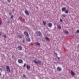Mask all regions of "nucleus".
<instances>
[{
  "label": "nucleus",
  "instance_id": "9",
  "mask_svg": "<svg viewBox=\"0 0 79 79\" xmlns=\"http://www.w3.org/2000/svg\"><path fill=\"white\" fill-rule=\"evenodd\" d=\"M57 70L58 71H61V68L58 67L57 68Z\"/></svg>",
  "mask_w": 79,
  "mask_h": 79
},
{
  "label": "nucleus",
  "instance_id": "20",
  "mask_svg": "<svg viewBox=\"0 0 79 79\" xmlns=\"http://www.w3.org/2000/svg\"><path fill=\"white\" fill-rule=\"evenodd\" d=\"M14 16H13V15H12L11 17H10V18H11L12 19H13Z\"/></svg>",
  "mask_w": 79,
  "mask_h": 79
},
{
  "label": "nucleus",
  "instance_id": "11",
  "mask_svg": "<svg viewBox=\"0 0 79 79\" xmlns=\"http://www.w3.org/2000/svg\"><path fill=\"white\" fill-rule=\"evenodd\" d=\"M57 27L58 29H61V26H60V25H57Z\"/></svg>",
  "mask_w": 79,
  "mask_h": 79
},
{
  "label": "nucleus",
  "instance_id": "26",
  "mask_svg": "<svg viewBox=\"0 0 79 79\" xmlns=\"http://www.w3.org/2000/svg\"><path fill=\"white\" fill-rule=\"evenodd\" d=\"M20 19V20L22 19V17H20L19 18V19Z\"/></svg>",
  "mask_w": 79,
  "mask_h": 79
},
{
  "label": "nucleus",
  "instance_id": "8",
  "mask_svg": "<svg viewBox=\"0 0 79 79\" xmlns=\"http://www.w3.org/2000/svg\"><path fill=\"white\" fill-rule=\"evenodd\" d=\"M18 62L19 63H23V61L21 59H19L18 60Z\"/></svg>",
  "mask_w": 79,
  "mask_h": 79
},
{
  "label": "nucleus",
  "instance_id": "6",
  "mask_svg": "<svg viewBox=\"0 0 79 79\" xmlns=\"http://www.w3.org/2000/svg\"><path fill=\"white\" fill-rule=\"evenodd\" d=\"M48 27H52V24L51 23H48Z\"/></svg>",
  "mask_w": 79,
  "mask_h": 79
},
{
  "label": "nucleus",
  "instance_id": "23",
  "mask_svg": "<svg viewBox=\"0 0 79 79\" xmlns=\"http://www.w3.org/2000/svg\"><path fill=\"white\" fill-rule=\"evenodd\" d=\"M9 15L10 16H11V15H12V13L11 12H10L9 13Z\"/></svg>",
  "mask_w": 79,
  "mask_h": 79
},
{
  "label": "nucleus",
  "instance_id": "38",
  "mask_svg": "<svg viewBox=\"0 0 79 79\" xmlns=\"http://www.w3.org/2000/svg\"><path fill=\"white\" fill-rule=\"evenodd\" d=\"M56 55H57V54H56Z\"/></svg>",
  "mask_w": 79,
  "mask_h": 79
},
{
  "label": "nucleus",
  "instance_id": "4",
  "mask_svg": "<svg viewBox=\"0 0 79 79\" xmlns=\"http://www.w3.org/2000/svg\"><path fill=\"white\" fill-rule=\"evenodd\" d=\"M18 48L19 50L21 51L23 50V47L21 45H19L18 47Z\"/></svg>",
  "mask_w": 79,
  "mask_h": 79
},
{
  "label": "nucleus",
  "instance_id": "32",
  "mask_svg": "<svg viewBox=\"0 0 79 79\" xmlns=\"http://www.w3.org/2000/svg\"><path fill=\"white\" fill-rule=\"evenodd\" d=\"M2 34V32H0V36Z\"/></svg>",
  "mask_w": 79,
  "mask_h": 79
},
{
  "label": "nucleus",
  "instance_id": "21",
  "mask_svg": "<svg viewBox=\"0 0 79 79\" xmlns=\"http://www.w3.org/2000/svg\"><path fill=\"white\" fill-rule=\"evenodd\" d=\"M18 37L19 39H21V38H22V37H21V35H19Z\"/></svg>",
  "mask_w": 79,
  "mask_h": 79
},
{
  "label": "nucleus",
  "instance_id": "27",
  "mask_svg": "<svg viewBox=\"0 0 79 79\" xmlns=\"http://www.w3.org/2000/svg\"><path fill=\"white\" fill-rule=\"evenodd\" d=\"M23 77H26V75H24L23 74Z\"/></svg>",
  "mask_w": 79,
  "mask_h": 79
},
{
  "label": "nucleus",
  "instance_id": "22",
  "mask_svg": "<svg viewBox=\"0 0 79 79\" xmlns=\"http://www.w3.org/2000/svg\"><path fill=\"white\" fill-rule=\"evenodd\" d=\"M0 71H3V69H2V68H0Z\"/></svg>",
  "mask_w": 79,
  "mask_h": 79
},
{
  "label": "nucleus",
  "instance_id": "16",
  "mask_svg": "<svg viewBox=\"0 0 79 79\" xmlns=\"http://www.w3.org/2000/svg\"><path fill=\"white\" fill-rule=\"evenodd\" d=\"M71 74L74 76L75 74V73H74L72 71H71Z\"/></svg>",
  "mask_w": 79,
  "mask_h": 79
},
{
  "label": "nucleus",
  "instance_id": "3",
  "mask_svg": "<svg viewBox=\"0 0 79 79\" xmlns=\"http://www.w3.org/2000/svg\"><path fill=\"white\" fill-rule=\"evenodd\" d=\"M6 68L7 72L10 73V66L7 65L6 66Z\"/></svg>",
  "mask_w": 79,
  "mask_h": 79
},
{
  "label": "nucleus",
  "instance_id": "36",
  "mask_svg": "<svg viewBox=\"0 0 79 79\" xmlns=\"http://www.w3.org/2000/svg\"><path fill=\"white\" fill-rule=\"evenodd\" d=\"M23 21H25V20L24 19H23Z\"/></svg>",
  "mask_w": 79,
  "mask_h": 79
},
{
  "label": "nucleus",
  "instance_id": "37",
  "mask_svg": "<svg viewBox=\"0 0 79 79\" xmlns=\"http://www.w3.org/2000/svg\"><path fill=\"white\" fill-rule=\"evenodd\" d=\"M78 47H79V45H78Z\"/></svg>",
  "mask_w": 79,
  "mask_h": 79
},
{
  "label": "nucleus",
  "instance_id": "28",
  "mask_svg": "<svg viewBox=\"0 0 79 79\" xmlns=\"http://www.w3.org/2000/svg\"><path fill=\"white\" fill-rule=\"evenodd\" d=\"M26 64H24V65L23 66V67H25L26 66Z\"/></svg>",
  "mask_w": 79,
  "mask_h": 79
},
{
  "label": "nucleus",
  "instance_id": "2",
  "mask_svg": "<svg viewBox=\"0 0 79 79\" xmlns=\"http://www.w3.org/2000/svg\"><path fill=\"white\" fill-rule=\"evenodd\" d=\"M36 34L38 36H41L42 35V33H41L40 31L36 32Z\"/></svg>",
  "mask_w": 79,
  "mask_h": 79
},
{
  "label": "nucleus",
  "instance_id": "34",
  "mask_svg": "<svg viewBox=\"0 0 79 79\" xmlns=\"http://www.w3.org/2000/svg\"><path fill=\"white\" fill-rule=\"evenodd\" d=\"M1 24H2V22L0 21V25H1Z\"/></svg>",
  "mask_w": 79,
  "mask_h": 79
},
{
  "label": "nucleus",
  "instance_id": "12",
  "mask_svg": "<svg viewBox=\"0 0 79 79\" xmlns=\"http://www.w3.org/2000/svg\"><path fill=\"white\" fill-rule=\"evenodd\" d=\"M27 41H28V42H30L31 39H30V38H29V37H27Z\"/></svg>",
  "mask_w": 79,
  "mask_h": 79
},
{
  "label": "nucleus",
  "instance_id": "29",
  "mask_svg": "<svg viewBox=\"0 0 79 79\" xmlns=\"http://www.w3.org/2000/svg\"><path fill=\"white\" fill-rule=\"evenodd\" d=\"M77 33H79V30H77Z\"/></svg>",
  "mask_w": 79,
  "mask_h": 79
},
{
  "label": "nucleus",
  "instance_id": "33",
  "mask_svg": "<svg viewBox=\"0 0 79 79\" xmlns=\"http://www.w3.org/2000/svg\"><path fill=\"white\" fill-rule=\"evenodd\" d=\"M2 76V73H1V72H0V76Z\"/></svg>",
  "mask_w": 79,
  "mask_h": 79
},
{
  "label": "nucleus",
  "instance_id": "18",
  "mask_svg": "<svg viewBox=\"0 0 79 79\" xmlns=\"http://www.w3.org/2000/svg\"><path fill=\"white\" fill-rule=\"evenodd\" d=\"M62 16L63 17H66L67 15L65 14H63L62 15Z\"/></svg>",
  "mask_w": 79,
  "mask_h": 79
},
{
  "label": "nucleus",
  "instance_id": "7",
  "mask_svg": "<svg viewBox=\"0 0 79 79\" xmlns=\"http://www.w3.org/2000/svg\"><path fill=\"white\" fill-rule=\"evenodd\" d=\"M24 34L25 35H26L27 37H29V34H28V33L26 32V31L24 32Z\"/></svg>",
  "mask_w": 79,
  "mask_h": 79
},
{
  "label": "nucleus",
  "instance_id": "39",
  "mask_svg": "<svg viewBox=\"0 0 79 79\" xmlns=\"http://www.w3.org/2000/svg\"><path fill=\"white\" fill-rule=\"evenodd\" d=\"M13 11H14V10H13Z\"/></svg>",
  "mask_w": 79,
  "mask_h": 79
},
{
  "label": "nucleus",
  "instance_id": "19",
  "mask_svg": "<svg viewBox=\"0 0 79 79\" xmlns=\"http://www.w3.org/2000/svg\"><path fill=\"white\" fill-rule=\"evenodd\" d=\"M68 12H69V11H68V10H65V13H68Z\"/></svg>",
  "mask_w": 79,
  "mask_h": 79
},
{
  "label": "nucleus",
  "instance_id": "14",
  "mask_svg": "<svg viewBox=\"0 0 79 79\" xmlns=\"http://www.w3.org/2000/svg\"><path fill=\"white\" fill-rule=\"evenodd\" d=\"M64 33H65V34H68V33H69V32H68V31H64Z\"/></svg>",
  "mask_w": 79,
  "mask_h": 79
},
{
  "label": "nucleus",
  "instance_id": "1",
  "mask_svg": "<svg viewBox=\"0 0 79 79\" xmlns=\"http://www.w3.org/2000/svg\"><path fill=\"white\" fill-rule=\"evenodd\" d=\"M33 62L36 64H41V61L37 58H36L34 60Z\"/></svg>",
  "mask_w": 79,
  "mask_h": 79
},
{
  "label": "nucleus",
  "instance_id": "15",
  "mask_svg": "<svg viewBox=\"0 0 79 79\" xmlns=\"http://www.w3.org/2000/svg\"><path fill=\"white\" fill-rule=\"evenodd\" d=\"M45 39H46V40H48V41L50 40V39L47 37H45Z\"/></svg>",
  "mask_w": 79,
  "mask_h": 79
},
{
  "label": "nucleus",
  "instance_id": "31",
  "mask_svg": "<svg viewBox=\"0 0 79 79\" xmlns=\"http://www.w3.org/2000/svg\"><path fill=\"white\" fill-rule=\"evenodd\" d=\"M60 22H63V21L61 19H60Z\"/></svg>",
  "mask_w": 79,
  "mask_h": 79
},
{
  "label": "nucleus",
  "instance_id": "25",
  "mask_svg": "<svg viewBox=\"0 0 79 79\" xmlns=\"http://www.w3.org/2000/svg\"><path fill=\"white\" fill-rule=\"evenodd\" d=\"M43 23L44 25H45V24H46V23H45V22H44V21H43Z\"/></svg>",
  "mask_w": 79,
  "mask_h": 79
},
{
  "label": "nucleus",
  "instance_id": "30",
  "mask_svg": "<svg viewBox=\"0 0 79 79\" xmlns=\"http://www.w3.org/2000/svg\"><path fill=\"white\" fill-rule=\"evenodd\" d=\"M7 1L8 2H11V0H7Z\"/></svg>",
  "mask_w": 79,
  "mask_h": 79
},
{
  "label": "nucleus",
  "instance_id": "24",
  "mask_svg": "<svg viewBox=\"0 0 79 79\" xmlns=\"http://www.w3.org/2000/svg\"><path fill=\"white\" fill-rule=\"evenodd\" d=\"M2 36L3 37H5V38H6V35H2Z\"/></svg>",
  "mask_w": 79,
  "mask_h": 79
},
{
  "label": "nucleus",
  "instance_id": "13",
  "mask_svg": "<svg viewBox=\"0 0 79 79\" xmlns=\"http://www.w3.org/2000/svg\"><path fill=\"white\" fill-rule=\"evenodd\" d=\"M35 44L36 45H38L39 46L40 45V43H39L38 42H36L35 43Z\"/></svg>",
  "mask_w": 79,
  "mask_h": 79
},
{
  "label": "nucleus",
  "instance_id": "17",
  "mask_svg": "<svg viewBox=\"0 0 79 79\" xmlns=\"http://www.w3.org/2000/svg\"><path fill=\"white\" fill-rule=\"evenodd\" d=\"M27 68L28 69H30V66H29V65H27Z\"/></svg>",
  "mask_w": 79,
  "mask_h": 79
},
{
  "label": "nucleus",
  "instance_id": "5",
  "mask_svg": "<svg viewBox=\"0 0 79 79\" xmlns=\"http://www.w3.org/2000/svg\"><path fill=\"white\" fill-rule=\"evenodd\" d=\"M25 13L27 16H29V12H28L27 10H25Z\"/></svg>",
  "mask_w": 79,
  "mask_h": 79
},
{
  "label": "nucleus",
  "instance_id": "10",
  "mask_svg": "<svg viewBox=\"0 0 79 79\" xmlns=\"http://www.w3.org/2000/svg\"><path fill=\"white\" fill-rule=\"evenodd\" d=\"M66 7H63L62 8V11L63 12L65 11H66Z\"/></svg>",
  "mask_w": 79,
  "mask_h": 79
},
{
  "label": "nucleus",
  "instance_id": "35",
  "mask_svg": "<svg viewBox=\"0 0 79 79\" xmlns=\"http://www.w3.org/2000/svg\"><path fill=\"white\" fill-rule=\"evenodd\" d=\"M57 58H58V60H59V59H60V58H59V57H58Z\"/></svg>",
  "mask_w": 79,
  "mask_h": 79
}]
</instances>
